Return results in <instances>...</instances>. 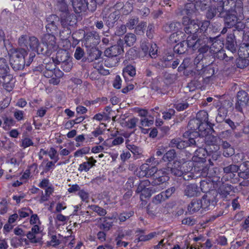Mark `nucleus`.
<instances>
[{
	"label": "nucleus",
	"mask_w": 249,
	"mask_h": 249,
	"mask_svg": "<svg viewBox=\"0 0 249 249\" xmlns=\"http://www.w3.org/2000/svg\"><path fill=\"white\" fill-rule=\"evenodd\" d=\"M238 54L239 56H243L245 57L249 56V43H243L241 44Z\"/></svg>",
	"instance_id": "41"
},
{
	"label": "nucleus",
	"mask_w": 249,
	"mask_h": 249,
	"mask_svg": "<svg viewBox=\"0 0 249 249\" xmlns=\"http://www.w3.org/2000/svg\"><path fill=\"white\" fill-rule=\"evenodd\" d=\"M185 40L177 44L174 48V52L178 54H183L187 51V48L184 46Z\"/></svg>",
	"instance_id": "49"
},
{
	"label": "nucleus",
	"mask_w": 249,
	"mask_h": 249,
	"mask_svg": "<svg viewBox=\"0 0 249 249\" xmlns=\"http://www.w3.org/2000/svg\"><path fill=\"white\" fill-rule=\"evenodd\" d=\"M27 51L22 48H18L12 51L10 56V64L15 71L23 69L26 64L25 57L27 55Z\"/></svg>",
	"instance_id": "2"
},
{
	"label": "nucleus",
	"mask_w": 249,
	"mask_h": 249,
	"mask_svg": "<svg viewBox=\"0 0 249 249\" xmlns=\"http://www.w3.org/2000/svg\"><path fill=\"white\" fill-rule=\"evenodd\" d=\"M176 157V153L175 150L171 149L163 155L161 160L165 162H168V163H171V162L174 160Z\"/></svg>",
	"instance_id": "39"
},
{
	"label": "nucleus",
	"mask_w": 249,
	"mask_h": 249,
	"mask_svg": "<svg viewBox=\"0 0 249 249\" xmlns=\"http://www.w3.org/2000/svg\"><path fill=\"white\" fill-rule=\"evenodd\" d=\"M192 138L195 141V143H190V146L198 147V149L202 148L205 143L204 136L197 135L192 136Z\"/></svg>",
	"instance_id": "40"
},
{
	"label": "nucleus",
	"mask_w": 249,
	"mask_h": 249,
	"mask_svg": "<svg viewBox=\"0 0 249 249\" xmlns=\"http://www.w3.org/2000/svg\"><path fill=\"white\" fill-rule=\"evenodd\" d=\"M212 185V184L211 183H209L205 180H202L200 182L199 189H200L202 192L206 194L211 190Z\"/></svg>",
	"instance_id": "53"
},
{
	"label": "nucleus",
	"mask_w": 249,
	"mask_h": 249,
	"mask_svg": "<svg viewBox=\"0 0 249 249\" xmlns=\"http://www.w3.org/2000/svg\"><path fill=\"white\" fill-rule=\"evenodd\" d=\"M93 212L96 213L100 216H105L107 214V211L104 208L96 205H89L88 207Z\"/></svg>",
	"instance_id": "46"
},
{
	"label": "nucleus",
	"mask_w": 249,
	"mask_h": 249,
	"mask_svg": "<svg viewBox=\"0 0 249 249\" xmlns=\"http://www.w3.org/2000/svg\"><path fill=\"white\" fill-rule=\"evenodd\" d=\"M182 165L181 162L175 160L172 163H167L166 167L159 170V175L160 173H165L168 176L170 174L175 176L181 177L183 175Z\"/></svg>",
	"instance_id": "8"
},
{
	"label": "nucleus",
	"mask_w": 249,
	"mask_h": 249,
	"mask_svg": "<svg viewBox=\"0 0 249 249\" xmlns=\"http://www.w3.org/2000/svg\"><path fill=\"white\" fill-rule=\"evenodd\" d=\"M55 34L47 33L44 35L42 38V43L45 47V49L42 48L39 50V52L43 55L49 56L52 53L56 51L58 45L56 42Z\"/></svg>",
	"instance_id": "4"
},
{
	"label": "nucleus",
	"mask_w": 249,
	"mask_h": 249,
	"mask_svg": "<svg viewBox=\"0 0 249 249\" xmlns=\"http://www.w3.org/2000/svg\"><path fill=\"white\" fill-rule=\"evenodd\" d=\"M28 47L32 50L36 52L38 54H41L38 51L42 47L39 46L38 39L36 37L31 36L29 37Z\"/></svg>",
	"instance_id": "32"
},
{
	"label": "nucleus",
	"mask_w": 249,
	"mask_h": 249,
	"mask_svg": "<svg viewBox=\"0 0 249 249\" xmlns=\"http://www.w3.org/2000/svg\"><path fill=\"white\" fill-rule=\"evenodd\" d=\"M192 63V60L190 58L187 57L183 59L182 63L180 64V65L178 68V71H182L185 70L186 68L189 67L190 65Z\"/></svg>",
	"instance_id": "55"
},
{
	"label": "nucleus",
	"mask_w": 249,
	"mask_h": 249,
	"mask_svg": "<svg viewBox=\"0 0 249 249\" xmlns=\"http://www.w3.org/2000/svg\"><path fill=\"white\" fill-rule=\"evenodd\" d=\"M125 43L128 46H132L136 40V36L132 33L127 34L124 38Z\"/></svg>",
	"instance_id": "45"
},
{
	"label": "nucleus",
	"mask_w": 249,
	"mask_h": 249,
	"mask_svg": "<svg viewBox=\"0 0 249 249\" xmlns=\"http://www.w3.org/2000/svg\"><path fill=\"white\" fill-rule=\"evenodd\" d=\"M195 141L190 136L187 141H183L178 138L173 139L171 141L169 145L171 147L183 149L188 146H190V143H195Z\"/></svg>",
	"instance_id": "16"
},
{
	"label": "nucleus",
	"mask_w": 249,
	"mask_h": 249,
	"mask_svg": "<svg viewBox=\"0 0 249 249\" xmlns=\"http://www.w3.org/2000/svg\"><path fill=\"white\" fill-rule=\"evenodd\" d=\"M218 10L220 12L235 10H238L239 13L242 12L243 3L240 0H225L218 6Z\"/></svg>",
	"instance_id": "9"
},
{
	"label": "nucleus",
	"mask_w": 249,
	"mask_h": 249,
	"mask_svg": "<svg viewBox=\"0 0 249 249\" xmlns=\"http://www.w3.org/2000/svg\"><path fill=\"white\" fill-rule=\"evenodd\" d=\"M126 147L133 154L135 159H136L141 157L142 151L139 147L130 144H127Z\"/></svg>",
	"instance_id": "37"
},
{
	"label": "nucleus",
	"mask_w": 249,
	"mask_h": 249,
	"mask_svg": "<svg viewBox=\"0 0 249 249\" xmlns=\"http://www.w3.org/2000/svg\"><path fill=\"white\" fill-rule=\"evenodd\" d=\"M0 77L2 78L7 77L9 80L13 78V76L10 74L8 62L4 58H0Z\"/></svg>",
	"instance_id": "21"
},
{
	"label": "nucleus",
	"mask_w": 249,
	"mask_h": 249,
	"mask_svg": "<svg viewBox=\"0 0 249 249\" xmlns=\"http://www.w3.org/2000/svg\"><path fill=\"white\" fill-rule=\"evenodd\" d=\"M44 69L43 70V73L45 77L47 78L52 77L53 76L58 77H62L63 76V72L58 69L56 68V63L52 59L47 62L45 60L44 62Z\"/></svg>",
	"instance_id": "6"
},
{
	"label": "nucleus",
	"mask_w": 249,
	"mask_h": 249,
	"mask_svg": "<svg viewBox=\"0 0 249 249\" xmlns=\"http://www.w3.org/2000/svg\"><path fill=\"white\" fill-rule=\"evenodd\" d=\"M61 243V242L56 235H52L50 236V240L47 241L46 245L48 247H56Z\"/></svg>",
	"instance_id": "50"
},
{
	"label": "nucleus",
	"mask_w": 249,
	"mask_h": 249,
	"mask_svg": "<svg viewBox=\"0 0 249 249\" xmlns=\"http://www.w3.org/2000/svg\"><path fill=\"white\" fill-rule=\"evenodd\" d=\"M239 170L238 166L235 164H231L223 169L224 173L226 174L233 173L237 172Z\"/></svg>",
	"instance_id": "60"
},
{
	"label": "nucleus",
	"mask_w": 249,
	"mask_h": 249,
	"mask_svg": "<svg viewBox=\"0 0 249 249\" xmlns=\"http://www.w3.org/2000/svg\"><path fill=\"white\" fill-rule=\"evenodd\" d=\"M86 159L88 160L83 162L79 166L78 170L80 172L83 171L86 172H88L91 167L95 166V163L97 162L93 157L88 158L87 157H86Z\"/></svg>",
	"instance_id": "28"
},
{
	"label": "nucleus",
	"mask_w": 249,
	"mask_h": 249,
	"mask_svg": "<svg viewBox=\"0 0 249 249\" xmlns=\"http://www.w3.org/2000/svg\"><path fill=\"white\" fill-rule=\"evenodd\" d=\"M196 4L194 3H188L185 4L184 8L181 11L182 15H186L189 18L196 12Z\"/></svg>",
	"instance_id": "34"
},
{
	"label": "nucleus",
	"mask_w": 249,
	"mask_h": 249,
	"mask_svg": "<svg viewBox=\"0 0 249 249\" xmlns=\"http://www.w3.org/2000/svg\"><path fill=\"white\" fill-rule=\"evenodd\" d=\"M26 236L31 243H38L40 241V238L37 237V235L29 231L26 234Z\"/></svg>",
	"instance_id": "56"
},
{
	"label": "nucleus",
	"mask_w": 249,
	"mask_h": 249,
	"mask_svg": "<svg viewBox=\"0 0 249 249\" xmlns=\"http://www.w3.org/2000/svg\"><path fill=\"white\" fill-rule=\"evenodd\" d=\"M107 219H111L112 218L105 217L104 218L103 223L100 225V228L105 231H108L113 226V222L108 221Z\"/></svg>",
	"instance_id": "52"
},
{
	"label": "nucleus",
	"mask_w": 249,
	"mask_h": 249,
	"mask_svg": "<svg viewBox=\"0 0 249 249\" xmlns=\"http://www.w3.org/2000/svg\"><path fill=\"white\" fill-rule=\"evenodd\" d=\"M71 2L74 11L77 14L84 12L87 9L94 12L97 8L95 0H72Z\"/></svg>",
	"instance_id": "5"
},
{
	"label": "nucleus",
	"mask_w": 249,
	"mask_h": 249,
	"mask_svg": "<svg viewBox=\"0 0 249 249\" xmlns=\"http://www.w3.org/2000/svg\"><path fill=\"white\" fill-rule=\"evenodd\" d=\"M123 40H120L117 44L108 48L105 51V55L107 57H120L119 55L124 52L123 47Z\"/></svg>",
	"instance_id": "15"
},
{
	"label": "nucleus",
	"mask_w": 249,
	"mask_h": 249,
	"mask_svg": "<svg viewBox=\"0 0 249 249\" xmlns=\"http://www.w3.org/2000/svg\"><path fill=\"white\" fill-rule=\"evenodd\" d=\"M209 39V42L212 43L211 46L210 47V51L214 53L219 52L220 50L223 49V43L219 40L216 38L208 37Z\"/></svg>",
	"instance_id": "29"
},
{
	"label": "nucleus",
	"mask_w": 249,
	"mask_h": 249,
	"mask_svg": "<svg viewBox=\"0 0 249 249\" xmlns=\"http://www.w3.org/2000/svg\"><path fill=\"white\" fill-rule=\"evenodd\" d=\"M181 29L182 24L177 21L168 22L165 24L162 27L163 31L168 33L173 31L175 32Z\"/></svg>",
	"instance_id": "26"
},
{
	"label": "nucleus",
	"mask_w": 249,
	"mask_h": 249,
	"mask_svg": "<svg viewBox=\"0 0 249 249\" xmlns=\"http://www.w3.org/2000/svg\"><path fill=\"white\" fill-rule=\"evenodd\" d=\"M71 58L69 53L66 50L63 49L59 50L56 53L55 57L54 58H53L57 65L60 64L63 62Z\"/></svg>",
	"instance_id": "27"
},
{
	"label": "nucleus",
	"mask_w": 249,
	"mask_h": 249,
	"mask_svg": "<svg viewBox=\"0 0 249 249\" xmlns=\"http://www.w3.org/2000/svg\"><path fill=\"white\" fill-rule=\"evenodd\" d=\"M100 41V38L99 34L94 31L87 33L84 37V46L89 49H94Z\"/></svg>",
	"instance_id": "13"
},
{
	"label": "nucleus",
	"mask_w": 249,
	"mask_h": 249,
	"mask_svg": "<svg viewBox=\"0 0 249 249\" xmlns=\"http://www.w3.org/2000/svg\"><path fill=\"white\" fill-rule=\"evenodd\" d=\"M166 200V198H164V194L161 192L153 198L152 202L155 204H159Z\"/></svg>",
	"instance_id": "59"
},
{
	"label": "nucleus",
	"mask_w": 249,
	"mask_h": 249,
	"mask_svg": "<svg viewBox=\"0 0 249 249\" xmlns=\"http://www.w3.org/2000/svg\"><path fill=\"white\" fill-rule=\"evenodd\" d=\"M140 47L145 55L148 54L152 58L158 56V47L156 44L144 40L141 42Z\"/></svg>",
	"instance_id": "14"
},
{
	"label": "nucleus",
	"mask_w": 249,
	"mask_h": 249,
	"mask_svg": "<svg viewBox=\"0 0 249 249\" xmlns=\"http://www.w3.org/2000/svg\"><path fill=\"white\" fill-rule=\"evenodd\" d=\"M188 128L189 131L187 133H189L188 135L191 137L197 135L204 136L210 131L212 130V129L207 128V123H199V121L196 118L192 119L189 122Z\"/></svg>",
	"instance_id": "3"
},
{
	"label": "nucleus",
	"mask_w": 249,
	"mask_h": 249,
	"mask_svg": "<svg viewBox=\"0 0 249 249\" xmlns=\"http://www.w3.org/2000/svg\"><path fill=\"white\" fill-rule=\"evenodd\" d=\"M90 148L89 147H85L80 149L76 151L74 154L75 157H82L83 155L89 153Z\"/></svg>",
	"instance_id": "64"
},
{
	"label": "nucleus",
	"mask_w": 249,
	"mask_h": 249,
	"mask_svg": "<svg viewBox=\"0 0 249 249\" xmlns=\"http://www.w3.org/2000/svg\"><path fill=\"white\" fill-rule=\"evenodd\" d=\"M233 189V187L231 185L224 184L221 186L218 190V192L222 198H226Z\"/></svg>",
	"instance_id": "35"
},
{
	"label": "nucleus",
	"mask_w": 249,
	"mask_h": 249,
	"mask_svg": "<svg viewBox=\"0 0 249 249\" xmlns=\"http://www.w3.org/2000/svg\"><path fill=\"white\" fill-rule=\"evenodd\" d=\"M63 29L59 30L60 36L62 39H66L68 37L71 33V30L70 28L62 27Z\"/></svg>",
	"instance_id": "58"
},
{
	"label": "nucleus",
	"mask_w": 249,
	"mask_h": 249,
	"mask_svg": "<svg viewBox=\"0 0 249 249\" xmlns=\"http://www.w3.org/2000/svg\"><path fill=\"white\" fill-rule=\"evenodd\" d=\"M59 18L62 27L70 28L69 26L73 25L76 22L75 16L70 13L61 15Z\"/></svg>",
	"instance_id": "20"
},
{
	"label": "nucleus",
	"mask_w": 249,
	"mask_h": 249,
	"mask_svg": "<svg viewBox=\"0 0 249 249\" xmlns=\"http://www.w3.org/2000/svg\"><path fill=\"white\" fill-rule=\"evenodd\" d=\"M182 25L184 26V30L187 34L196 35V33L200 29V23L198 20L191 19L188 17H183L182 20Z\"/></svg>",
	"instance_id": "7"
},
{
	"label": "nucleus",
	"mask_w": 249,
	"mask_h": 249,
	"mask_svg": "<svg viewBox=\"0 0 249 249\" xmlns=\"http://www.w3.org/2000/svg\"><path fill=\"white\" fill-rule=\"evenodd\" d=\"M139 18L137 16H132L127 20L126 26L129 29H133L138 24Z\"/></svg>",
	"instance_id": "47"
},
{
	"label": "nucleus",
	"mask_w": 249,
	"mask_h": 249,
	"mask_svg": "<svg viewBox=\"0 0 249 249\" xmlns=\"http://www.w3.org/2000/svg\"><path fill=\"white\" fill-rule=\"evenodd\" d=\"M247 57H239L236 60V65L237 68L244 69L249 64V60Z\"/></svg>",
	"instance_id": "44"
},
{
	"label": "nucleus",
	"mask_w": 249,
	"mask_h": 249,
	"mask_svg": "<svg viewBox=\"0 0 249 249\" xmlns=\"http://www.w3.org/2000/svg\"><path fill=\"white\" fill-rule=\"evenodd\" d=\"M212 129V131H210L207 134L205 135L204 140L206 146L204 148H200L196 150V156L194 157V160H196V158L198 159V162H204L206 161V156L208 154L211 155V154L216 152L219 149V143L220 140L216 136L213 135L209 134L214 132L213 127L208 128Z\"/></svg>",
	"instance_id": "1"
},
{
	"label": "nucleus",
	"mask_w": 249,
	"mask_h": 249,
	"mask_svg": "<svg viewBox=\"0 0 249 249\" xmlns=\"http://www.w3.org/2000/svg\"><path fill=\"white\" fill-rule=\"evenodd\" d=\"M220 13L221 12L218 10V6L217 8L212 6L208 10L206 13V17L208 19H212L216 16L219 17Z\"/></svg>",
	"instance_id": "43"
},
{
	"label": "nucleus",
	"mask_w": 249,
	"mask_h": 249,
	"mask_svg": "<svg viewBox=\"0 0 249 249\" xmlns=\"http://www.w3.org/2000/svg\"><path fill=\"white\" fill-rule=\"evenodd\" d=\"M217 112V115L215 118L216 122L219 123L224 122L227 115V109L225 107H221L218 108Z\"/></svg>",
	"instance_id": "36"
},
{
	"label": "nucleus",
	"mask_w": 249,
	"mask_h": 249,
	"mask_svg": "<svg viewBox=\"0 0 249 249\" xmlns=\"http://www.w3.org/2000/svg\"><path fill=\"white\" fill-rule=\"evenodd\" d=\"M63 1L64 0H58L57 8L60 12H62L61 15L70 13L67 4Z\"/></svg>",
	"instance_id": "48"
},
{
	"label": "nucleus",
	"mask_w": 249,
	"mask_h": 249,
	"mask_svg": "<svg viewBox=\"0 0 249 249\" xmlns=\"http://www.w3.org/2000/svg\"><path fill=\"white\" fill-rule=\"evenodd\" d=\"M203 206L202 202L201 200L193 199L188 206V211L191 214L197 212Z\"/></svg>",
	"instance_id": "30"
},
{
	"label": "nucleus",
	"mask_w": 249,
	"mask_h": 249,
	"mask_svg": "<svg viewBox=\"0 0 249 249\" xmlns=\"http://www.w3.org/2000/svg\"><path fill=\"white\" fill-rule=\"evenodd\" d=\"M60 18L56 15H51L46 18L47 24L46 29L47 32L53 34H57L59 32L58 25Z\"/></svg>",
	"instance_id": "12"
},
{
	"label": "nucleus",
	"mask_w": 249,
	"mask_h": 249,
	"mask_svg": "<svg viewBox=\"0 0 249 249\" xmlns=\"http://www.w3.org/2000/svg\"><path fill=\"white\" fill-rule=\"evenodd\" d=\"M196 119L199 121V123H207V128H211L212 127H213V124L208 121L209 118L208 113L204 110H201L198 112L196 114Z\"/></svg>",
	"instance_id": "31"
},
{
	"label": "nucleus",
	"mask_w": 249,
	"mask_h": 249,
	"mask_svg": "<svg viewBox=\"0 0 249 249\" xmlns=\"http://www.w3.org/2000/svg\"><path fill=\"white\" fill-rule=\"evenodd\" d=\"M226 48L232 53H236L237 50V42L234 33L228 34L226 41Z\"/></svg>",
	"instance_id": "22"
},
{
	"label": "nucleus",
	"mask_w": 249,
	"mask_h": 249,
	"mask_svg": "<svg viewBox=\"0 0 249 249\" xmlns=\"http://www.w3.org/2000/svg\"><path fill=\"white\" fill-rule=\"evenodd\" d=\"M134 212L132 211H130L129 212H123L120 213L118 215V219L120 222H123L132 216Z\"/></svg>",
	"instance_id": "54"
},
{
	"label": "nucleus",
	"mask_w": 249,
	"mask_h": 249,
	"mask_svg": "<svg viewBox=\"0 0 249 249\" xmlns=\"http://www.w3.org/2000/svg\"><path fill=\"white\" fill-rule=\"evenodd\" d=\"M213 54L215 57H216L220 60L225 59L226 61H228L229 60L233 59V57H229L227 55L224 49L220 50L219 52H217V53H214Z\"/></svg>",
	"instance_id": "51"
},
{
	"label": "nucleus",
	"mask_w": 249,
	"mask_h": 249,
	"mask_svg": "<svg viewBox=\"0 0 249 249\" xmlns=\"http://www.w3.org/2000/svg\"><path fill=\"white\" fill-rule=\"evenodd\" d=\"M15 124V122L13 119L11 118L6 117L4 119L3 128L7 130L10 127L13 126Z\"/></svg>",
	"instance_id": "62"
},
{
	"label": "nucleus",
	"mask_w": 249,
	"mask_h": 249,
	"mask_svg": "<svg viewBox=\"0 0 249 249\" xmlns=\"http://www.w3.org/2000/svg\"><path fill=\"white\" fill-rule=\"evenodd\" d=\"M154 177L156 178H154L150 184L153 186H159V190L163 189L165 187L163 184L169 179V176L165 173H160V175H159L158 171L157 175L154 176Z\"/></svg>",
	"instance_id": "18"
},
{
	"label": "nucleus",
	"mask_w": 249,
	"mask_h": 249,
	"mask_svg": "<svg viewBox=\"0 0 249 249\" xmlns=\"http://www.w3.org/2000/svg\"><path fill=\"white\" fill-rule=\"evenodd\" d=\"M208 42L204 43L203 41H201L200 46L197 49L199 54H202L204 55V54L208 51L210 49L209 46L207 45Z\"/></svg>",
	"instance_id": "63"
},
{
	"label": "nucleus",
	"mask_w": 249,
	"mask_h": 249,
	"mask_svg": "<svg viewBox=\"0 0 249 249\" xmlns=\"http://www.w3.org/2000/svg\"><path fill=\"white\" fill-rule=\"evenodd\" d=\"M30 36L22 35L18 38V44L20 46L28 48V38Z\"/></svg>",
	"instance_id": "61"
},
{
	"label": "nucleus",
	"mask_w": 249,
	"mask_h": 249,
	"mask_svg": "<svg viewBox=\"0 0 249 249\" xmlns=\"http://www.w3.org/2000/svg\"><path fill=\"white\" fill-rule=\"evenodd\" d=\"M200 194L199 187L196 184H189L184 189V194L188 197L197 196Z\"/></svg>",
	"instance_id": "24"
},
{
	"label": "nucleus",
	"mask_w": 249,
	"mask_h": 249,
	"mask_svg": "<svg viewBox=\"0 0 249 249\" xmlns=\"http://www.w3.org/2000/svg\"><path fill=\"white\" fill-rule=\"evenodd\" d=\"M150 183V182L148 180H143L140 183L137 189V192H141L140 197L142 200L151 196L152 195L151 192L152 191V189H150L145 188V186L148 185Z\"/></svg>",
	"instance_id": "19"
},
{
	"label": "nucleus",
	"mask_w": 249,
	"mask_h": 249,
	"mask_svg": "<svg viewBox=\"0 0 249 249\" xmlns=\"http://www.w3.org/2000/svg\"><path fill=\"white\" fill-rule=\"evenodd\" d=\"M60 64L61 65V68L66 72L70 71L72 67V63L71 58Z\"/></svg>",
	"instance_id": "57"
},
{
	"label": "nucleus",
	"mask_w": 249,
	"mask_h": 249,
	"mask_svg": "<svg viewBox=\"0 0 249 249\" xmlns=\"http://www.w3.org/2000/svg\"><path fill=\"white\" fill-rule=\"evenodd\" d=\"M105 60V65L109 68H112L117 66L120 60V57H107Z\"/></svg>",
	"instance_id": "38"
},
{
	"label": "nucleus",
	"mask_w": 249,
	"mask_h": 249,
	"mask_svg": "<svg viewBox=\"0 0 249 249\" xmlns=\"http://www.w3.org/2000/svg\"><path fill=\"white\" fill-rule=\"evenodd\" d=\"M249 102V96L247 92L244 90H240L237 94V102L236 108L241 111L242 107L247 106Z\"/></svg>",
	"instance_id": "17"
},
{
	"label": "nucleus",
	"mask_w": 249,
	"mask_h": 249,
	"mask_svg": "<svg viewBox=\"0 0 249 249\" xmlns=\"http://www.w3.org/2000/svg\"><path fill=\"white\" fill-rule=\"evenodd\" d=\"M209 39L208 37L205 35L200 36L197 39V35H191L187 37L186 41H185V44H187L188 48L195 51L197 50L200 46L201 41L207 43L209 41Z\"/></svg>",
	"instance_id": "10"
},
{
	"label": "nucleus",
	"mask_w": 249,
	"mask_h": 249,
	"mask_svg": "<svg viewBox=\"0 0 249 249\" xmlns=\"http://www.w3.org/2000/svg\"><path fill=\"white\" fill-rule=\"evenodd\" d=\"M136 74V68L131 65H128L123 69V75L124 77L129 75L133 77Z\"/></svg>",
	"instance_id": "42"
},
{
	"label": "nucleus",
	"mask_w": 249,
	"mask_h": 249,
	"mask_svg": "<svg viewBox=\"0 0 249 249\" xmlns=\"http://www.w3.org/2000/svg\"><path fill=\"white\" fill-rule=\"evenodd\" d=\"M237 12H238V10L221 12L219 14V17L223 18L225 25L228 28H231L233 27L237 23L238 20Z\"/></svg>",
	"instance_id": "11"
},
{
	"label": "nucleus",
	"mask_w": 249,
	"mask_h": 249,
	"mask_svg": "<svg viewBox=\"0 0 249 249\" xmlns=\"http://www.w3.org/2000/svg\"><path fill=\"white\" fill-rule=\"evenodd\" d=\"M185 35L180 30L175 32L172 34L169 37V40L172 43H177L178 42H181L184 40Z\"/></svg>",
	"instance_id": "33"
},
{
	"label": "nucleus",
	"mask_w": 249,
	"mask_h": 249,
	"mask_svg": "<svg viewBox=\"0 0 249 249\" xmlns=\"http://www.w3.org/2000/svg\"><path fill=\"white\" fill-rule=\"evenodd\" d=\"M217 192L214 189H211L209 192L203 196L202 199L204 203H206V205L212 204L214 205L216 202V197Z\"/></svg>",
	"instance_id": "25"
},
{
	"label": "nucleus",
	"mask_w": 249,
	"mask_h": 249,
	"mask_svg": "<svg viewBox=\"0 0 249 249\" xmlns=\"http://www.w3.org/2000/svg\"><path fill=\"white\" fill-rule=\"evenodd\" d=\"M120 18V13L118 11L111 13L108 17H103V20L108 28H112L115 22Z\"/></svg>",
	"instance_id": "23"
}]
</instances>
